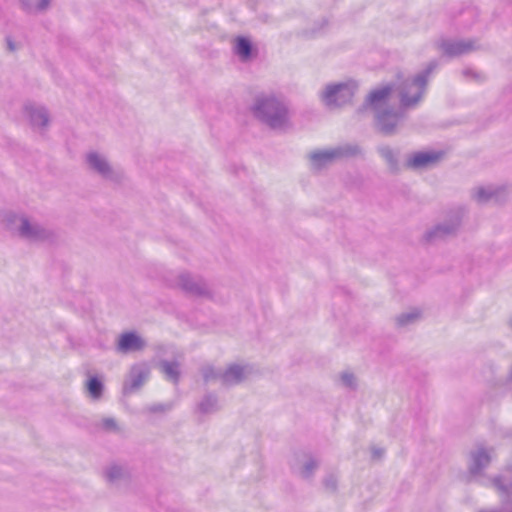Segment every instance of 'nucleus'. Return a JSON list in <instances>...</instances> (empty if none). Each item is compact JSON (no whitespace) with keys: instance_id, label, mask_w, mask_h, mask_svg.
Masks as SVG:
<instances>
[{"instance_id":"obj_1","label":"nucleus","mask_w":512,"mask_h":512,"mask_svg":"<svg viewBox=\"0 0 512 512\" xmlns=\"http://www.w3.org/2000/svg\"><path fill=\"white\" fill-rule=\"evenodd\" d=\"M392 89V86H382L371 91L358 109V112L371 109L375 113L376 126L384 135L394 134L399 123L405 118V110H401L400 107L398 111L386 107Z\"/></svg>"},{"instance_id":"obj_2","label":"nucleus","mask_w":512,"mask_h":512,"mask_svg":"<svg viewBox=\"0 0 512 512\" xmlns=\"http://www.w3.org/2000/svg\"><path fill=\"white\" fill-rule=\"evenodd\" d=\"M251 111L257 120L272 130L284 132L292 127L287 104L275 96H257Z\"/></svg>"},{"instance_id":"obj_3","label":"nucleus","mask_w":512,"mask_h":512,"mask_svg":"<svg viewBox=\"0 0 512 512\" xmlns=\"http://www.w3.org/2000/svg\"><path fill=\"white\" fill-rule=\"evenodd\" d=\"M437 66V61H431L423 71L415 76L406 79L398 77L396 83L386 85L392 86V92L397 93L401 110L413 109L422 101L429 77Z\"/></svg>"},{"instance_id":"obj_4","label":"nucleus","mask_w":512,"mask_h":512,"mask_svg":"<svg viewBox=\"0 0 512 512\" xmlns=\"http://www.w3.org/2000/svg\"><path fill=\"white\" fill-rule=\"evenodd\" d=\"M6 223L12 234L28 242L50 241L55 236L53 230L25 213H8Z\"/></svg>"},{"instance_id":"obj_5","label":"nucleus","mask_w":512,"mask_h":512,"mask_svg":"<svg viewBox=\"0 0 512 512\" xmlns=\"http://www.w3.org/2000/svg\"><path fill=\"white\" fill-rule=\"evenodd\" d=\"M361 154L357 144L344 143L328 149H317L308 154L310 167L313 171H320L336 161L349 159Z\"/></svg>"},{"instance_id":"obj_6","label":"nucleus","mask_w":512,"mask_h":512,"mask_svg":"<svg viewBox=\"0 0 512 512\" xmlns=\"http://www.w3.org/2000/svg\"><path fill=\"white\" fill-rule=\"evenodd\" d=\"M467 214L464 206H457L450 209L443 221L437 223L424 234V240L433 244L455 237L462 226L463 219Z\"/></svg>"},{"instance_id":"obj_7","label":"nucleus","mask_w":512,"mask_h":512,"mask_svg":"<svg viewBox=\"0 0 512 512\" xmlns=\"http://www.w3.org/2000/svg\"><path fill=\"white\" fill-rule=\"evenodd\" d=\"M84 165L89 173L105 181L119 182L122 179L121 172L113 166L108 156L97 150L85 154Z\"/></svg>"},{"instance_id":"obj_8","label":"nucleus","mask_w":512,"mask_h":512,"mask_svg":"<svg viewBox=\"0 0 512 512\" xmlns=\"http://www.w3.org/2000/svg\"><path fill=\"white\" fill-rule=\"evenodd\" d=\"M357 87L354 81L327 85L321 93V100L330 109L342 107L351 102Z\"/></svg>"},{"instance_id":"obj_9","label":"nucleus","mask_w":512,"mask_h":512,"mask_svg":"<svg viewBox=\"0 0 512 512\" xmlns=\"http://www.w3.org/2000/svg\"><path fill=\"white\" fill-rule=\"evenodd\" d=\"M436 46L443 53V55L449 58L460 57L480 48L475 39L442 38L437 41Z\"/></svg>"},{"instance_id":"obj_10","label":"nucleus","mask_w":512,"mask_h":512,"mask_svg":"<svg viewBox=\"0 0 512 512\" xmlns=\"http://www.w3.org/2000/svg\"><path fill=\"white\" fill-rule=\"evenodd\" d=\"M511 191L509 185L501 186H479L471 190V198L478 204H486L491 200L503 203L507 200Z\"/></svg>"},{"instance_id":"obj_11","label":"nucleus","mask_w":512,"mask_h":512,"mask_svg":"<svg viewBox=\"0 0 512 512\" xmlns=\"http://www.w3.org/2000/svg\"><path fill=\"white\" fill-rule=\"evenodd\" d=\"M177 285L192 296L209 297L211 295L208 284L204 279L190 273H181L177 278Z\"/></svg>"},{"instance_id":"obj_12","label":"nucleus","mask_w":512,"mask_h":512,"mask_svg":"<svg viewBox=\"0 0 512 512\" xmlns=\"http://www.w3.org/2000/svg\"><path fill=\"white\" fill-rule=\"evenodd\" d=\"M443 157L442 152L421 151L411 155L406 162L408 168L414 170L429 169L434 167Z\"/></svg>"},{"instance_id":"obj_13","label":"nucleus","mask_w":512,"mask_h":512,"mask_svg":"<svg viewBox=\"0 0 512 512\" xmlns=\"http://www.w3.org/2000/svg\"><path fill=\"white\" fill-rule=\"evenodd\" d=\"M105 480L115 487L130 481L131 471L126 464L111 463L103 471Z\"/></svg>"},{"instance_id":"obj_14","label":"nucleus","mask_w":512,"mask_h":512,"mask_svg":"<svg viewBox=\"0 0 512 512\" xmlns=\"http://www.w3.org/2000/svg\"><path fill=\"white\" fill-rule=\"evenodd\" d=\"M25 113L34 130L44 131L50 122V115L46 107L36 104H27Z\"/></svg>"},{"instance_id":"obj_15","label":"nucleus","mask_w":512,"mask_h":512,"mask_svg":"<svg viewBox=\"0 0 512 512\" xmlns=\"http://www.w3.org/2000/svg\"><path fill=\"white\" fill-rule=\"evenodd\" d=\"M145 347L146 341L136 332H125L119 336L116 350L119 353L127 354L142 351Z\"/></svg>"},{"instance_id":"obj_16","label":"nucleus","mask_w":512,"mask_h":512,"mask_svg":"<svg viewBox=\"0 0 512 512\" xmlns=\"http://www.w3.org/2000/svg\"><path fill=\"white\" fill-rule=\"evenodd\" d=\"M150 370L146 364H135L131 367L128 379L124 384L125 392L138 390L148 379Z\"/></svg>"},{"instance_id":"obj_17","label":"nucleus","mask_w":512,"mask_h":512,"mask_svg":"<svg viewBox=\"0 0 512 512\" xmlns=\"http://www.w3.org/2000/svg\"><path fill=\"white\" fill-rule=\"evenodd\" d=\"M247 366L232 364L228 366L222 373V385L233 386L243 382L247 376Z\"/></svg>"},{"instance_id":"obj_18","label":"nucleus","mask_w":512,"mask_h":512,"mask_svg":"<svg viewBox=\"0 0 512 512\" xmlns=\"http://www.w3.org/2000/svg\"><path fill=\"white\" fill-rule=\"evenodd\" d=\"M470 458L469 471L472 475H478L491 461V455L483 447L471 452Z\"/></svg>"},{"instance_id":"obj_19","label":"nucleus","mask_w":512,"mask_h":512,"mask_svg":"<svg viewBox=\"0 0 512 512\" xmlns=\"http://www.w3.org/2000/svg\"><path fill=\"white\" fill-rule=\"evenodd\" d=\"M22 11L29 15H40L48 11L52 0H17Z\"/></svg>"},{"instance_id":"obj_20","label":"nucleus","mask_w":512,"mask_h":512,"mask_svg":"<svg viewBox=\"0 0 512 512\" xmlns=\"http://www.w3.org/2000/svg\"><path fill=\"white\" fill-rule=\"evenodd\" d=\"M493 485L501 493L503 501L512 505V481L508 475L493 479Z\"/></svg>"},{"instance_id":"obj_21","label":"nucleus","mask_w":512,"mask_h":512,"mask_svg":"<svg viewBox=\"0 0 512 512\" xmlns=\"http://www.w3.org/2000/svg\"><path fill=\"white\" fill-rule=\"evenodd\" d=\"M160 367L168 380L172 381L174 384L179 382L180 370L178 362L163 360L160 362Z\"/></svg>"},{"instance_id":"obj_22","label":"nucleus","mask_w":512,"mask_h":512,"mask_svg":"<svg viewBox=\"0 0 512 512\" xmlns=\"http://www.w3.org/2000/svg\"><path fill=\"white\" fill-rule=\"evenodd\" d=\"M421 318V311L412 309L410 311L399 314L395 318V323L398 327H406L416 323Z\"/></svg>"},{"instance_id":"obj_23","label":"nucleus","mask_w":512,"mask_h":512,"mask_svg":"<svg viewBox=\"0 0 512 512\" xmlns=\"http://www.w3.org/2000/svg\"><path fill=\"white\" fill-rule=\"evenodd\" d=\"M219 410L218 399L213 394H207L198 404V411L202 414H210Z\"/></svg>"},{"instance_id":"obj_24","label":"nucleus","mask_w":512,"mask_h":512,"mask_svg":"<svg viewBox=\"0 0 512 512\" xmlns=\"http://www.w3.org/2000/svg\"><path fill=\"white\" fill-rule=\"evenodd\" d=\"M205 383L220 381L222 383L223 370L216 369L212 365H203L200 369Z\"/></svg>"},{"instance_id":"obj_25","label":"nucleus","mask_w":512,"mask_h":512,"mask_svg":"<svg viewBox=\"0 0 512 512\" xmlns=\"http://www.w3.org/2000/svg\"><path fill=\"white\" fill-rule=\"evenodd\" d=\"M87 390L90 397L94 400H98L101 398L103 393V383L97 377H91L87 382Z\"/></svg>"},{"instance_id":"obj_26","label":"nucleus","mask_w":512,"mask_h":512,"mask_svg":"<svg viewBox=\"0 0 512 512\" xmlns=\"http://www.w3.org/2000/svg\"><path fill=\"white\" fill-rule=\"evenodd\" d=\"M235 51L242 59L249 58L252 51L251 42L245 37H238L236 40Z\"/></svg>"},{"instance_id":"obj_27","label":"nucleus","mask_w":512,"mask_h":512,"mask_svg":"<svg viewBox=\"0 0 512 512\" xmlns=\"http://www.w3.org/2000/svg\"><path fill=\"white\" fill-rule=\"evenodd\" d=\"M378 152L385 159L391 169H396L397 158L394 151L389 146H382L378 148Z\"/></svg>"},{"instance_id":"obj_28","label":"nucleus","mask_w":512,"mask_h":512,"mask_svg":"<svg viewBox=\"0 0 512 512\" xmlns=\"http://www.w3.org/2000/svg\"><path fill=\"white\" fill-rule=\"evenodd\" d=\"M318 463L313 458H309L304 465L299 469V474L302 478H310L314 471L317 469Z\"/></svg>"},{"instance_id":"obj_29","label":"nucleus","mask_w":512,"mask_h":512,"mask_svg":"<svg viewBox=\"0 0 512 512\" xmlns=\"http://www.w3.org/2000/svg\"><path fill=\"white\" fill-rule=\"evenodd\" d=\"M340 380L342 385L350 390H355L357 388V379L356 376L349 371H344L340 374Z\"/></svg>"},{"instance_id":"obj_30","label":"nucleus","mask_w":512,"mask_h":512,"mask_svg":"<svg viewBox=\"0 0 512 512\" xmlns=\"http://www.w3.org/2000/svg\"><path fill=\"white\" fill-rule=\"evenodd\" d=\"M324 486L327 490L334 492L337 488V478L331 474L325 477Z\"/></svg>"},{"instance_id":"obj_31","label":"nucleus","mask_w":512,"mask_h":512,"mask_svg":"<svg viewBox=\"0 0 512 512\" xmlns=\"http://www.w3.org/2000/svg\"><path fill=\"white\" fill-rule=\"evenodd\" d=\"M462 75L465 78L473 79V80H475L477 82H480V81H482L484 79L483 76L480 73L472 70L471 68L464 69L462 71Z\"/></svg>"},{"instance_id":"obj_32","label":"nucleus","mask_w":512,"mask_h":512,"mask_svg":"<svg viewBox=\"0 0 512 512\" xmlns=\"http://www.w3.org/2000/svg\"><path fill=\"white\" fill-rule=\"evenodd\" d=\"M103 428L108 431H116L118 429L117 423L113 418H105L102 422Z\"/></svg>"},{"instance_id":"obj_33","label":"nucleus","mask_w":512,"mask_h":512,"mask_svg":"<svg viewBox=\"0 0 512 512\" xmlns=\"http://www.w3.org/2000/svg\"><path fill=\"white\" fill-rule=\"evenodd\" d=\"M170 409H171V405H164V404H155L149 408V410L153 413L165 412Z\"/></svg>"},{"instance_id":"obj_34","label":"nucleus","mask_w":512,"mask_h":512,"mask_svg":"<svg viewBox=\"0 0 512 512\" xmlns=\"http://www.w3.org/2000/svg\"><path fill=\"white\" fill-rule=\"evenodd\" d=\"M383 454H384V450L381 449V448H375L374 447L372 449V458L373 459H379V458H381L383 456Z\"/></svg>"},{"instance_id":"obj_35","label":"nucleus","mask_w":512,"mask_h":512,"mask_svg":"<svg viewBox=\"0 0 512 512\" xmlns=\"http://www.w3.org/2000/svg\"><path fill=\"white\" fill-rule=\"evenodd\" d=\"M8 46H9L10 50H14L15 49L14 44L11 41L8 42Z\"/></svg>"},{"instance_id":"obj_36","label":"nucleus","mask_w":512,"mask_h":512,"mask_svg":"<svg viewBox=\"0 0 512 512\" xmlns=\"http://www.w3.org/2000/svg\"><path fill=\"white\" fill-rule=\"evenodd\" d=\"M511 325H512V322H511Z\"/></svg>"}]
</instances>
